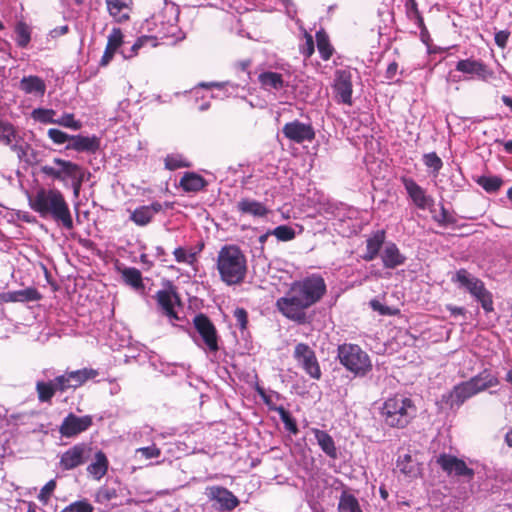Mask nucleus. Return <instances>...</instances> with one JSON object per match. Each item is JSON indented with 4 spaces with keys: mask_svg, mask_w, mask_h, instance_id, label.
<instances>
[{
    "mask_svg": "<svg viewBox=\"0 0 512 512\" xmlns=\"http://www.w3.org/2000/svg\"><path fill=\"white\" fill-rule=\"evenodd\" d=\"M509 36H510V32L507 30L498 31L495 34L496 44L501 48L505 47V45L507 44V41L509 39Z\"/></svg>",
    "mask_w": 512,
    "mask_h": 512,
    "instance_id": "obj_61",
    "label": "nucleus"
},
{
    "mask_svg": "<svg viewBox=\"0 0 512 512\" xmlns=\"http://www.w3.org/2000/svg\"><path fill=\"white\" fill-rule=\"evenodd\" d=\"M41 299L37 289L29 287L23 290L0 293V302H32Z\"/></svg>",
    "mask_w": 512,
    "mask_h": 512,
    "instance_id": "obj_25",
    "label": "nucleus"
},
{
    "mask_svg": "<svg viewBox=\"0 0 512 512\" xmlns=\"http://www.w3.org/2000/svg\"><path fill=\"white\" fill-rule=\"evenodd\" d=\"M234 317L237 321V325L241 330H245L248 324V313L244 308H236L234 311Z\"/></svg>",
    "mask_w": 512,
    "mask_h": 512,
    "instance_id": "obj_56",
    "label": "nucleus"
},
{
    "mask_svg": "<svg viewBox=\"0 0 512 512\" xmlns=\"http://www.w3.org/2000/svg\"><path fill=\"white\" fill-rule=\"evenodd\" d=\"M123 35L119 28H114L108 36L104 54L100 60L101 66H106L113 59L115 52L123 42Z\"/></svg>",
    "mask_w": 512,
    "mask_h": 512,
    "instance_id": "obj_28",
    "label": "nucleus"
},
{
    "mask_svg": "<svg viewBox=\"0 0 512 512\" xmlns=\"http://www.w3.org/2000/svg\"><path fill=\"white\" fill-rule=\"evenodd\" d=\"M92 448L84 443L76 444L65 451L60 458V466L63 470H72L84 463L91 457Z\"/></svg>",
    "mask_w": 512,
    "mask_h": 512,
    "instance_id": "obj_12",
    "label": "nucleus"
},
{
    "mask_svg": "<svg viewBox=\"0 0 512 512\" xmlns=\"http://www.w3.org/2000/svg\"><path fill=\"white\" fill-rule=\"evenodd\" d=\"M108 459L104 452L97 451L94 461L88 465L87 472L95 479L100 480L108 470Z\"/></svg>",
    "mask_w": 512,
    "mask_h": 512,
    "instance_id": "obj_31",
    "label": "nucleus"
},
{
    "mask_svg": "<svg viewBox=\"0 0 512 512\" xmlns=\"http://www.w3.org/2000/svg\"><path fill=\"white\" fill-rule=\"evenodd\" d=\"M109 15L117 23H124L130 19L132 0H105Z\"/></svg>",
    "mask_w": 512,
    "mask_h": 512,
    "instance_id": "obj_21",
    "label": "nucleus"
},
{
    "mask_svg": "<svg viewBox=\"0 0 512 512\" xmlns=\"http://www.w3.org/2000/svg\"><path fill=\"white\" fill-rule=\"evenodd\" d=\"M334 89L342 103L349 105L352 103V81L348 70L336 71Z\"/></svg>",
    "mask_w": 512,
    "mask_h": 512,
    "instance_id": "obj_18",
    "label": "nucleus"
},
{
    "mask_svg": "<svg viewBox=\"0 0 512 512\" xmlns=\"http://www.w3.org/2000/svg\"><path fill=\"white\" fill-rule=\"evenodd\" d=\"M164 15H168L169 19L167 24L162 23V27L159 30V38L164 40H171V43H176L184 39V34L177 25L179 17V9L175 5L167 6L163 10Z\"/></svg>",
    "mask_w": 512,
    "mask_h": 512,
    "instance_id": "obj_13",
    "label": "nucleus"
},
{
    "mask_svg": "<svg viewBox=\"0 0 512 512\" xmlns=\"http://www.w3.org/2000/svg\"><path fill=\"white\" fill-rule=\"evenodd\" d=\"M401 181L409 197L418 208L426 209L433 205L434 200L430 196L426 195L425 190L413 179L403 177Z\"/></svg>",
    "mask_w": 512,
    "mask_h": 512,
    "instance_id": "obj_17",
    "label": "nucleus"
},
{
    "mask_svg": "<svg viewBox=\"0 0 512 512\" xmlns=\"http://www.w3.org/2000/svg\"><path fill=\"white\" fill-rule=\"evenodd\" d=\"M477 183L487 192H495L497 191L503 181L500 177L497 176H481L478 178Z\"/></svg>",
    "mask_w": 512,
    "mask_h": 512,
    "instance_id": "obj_40",
    "label": "nucleus"
},
{
    "mask_svg": "<svg viewBox=\"0 0 512 512\" xmlns=\"http://www.w3.org/2000/svg\"><path fill=\"white\" fill-rule=\"evenodd\" d=\"M68 180L71 181V187L73 188L74 196L78 197L82 183L84 181V171L82 167L79 166V170L74 172V176H70Z\"/></svg>",
    "mask_w": 512,
    "mask_h": 512,
    "instance_id": "obj_50",
    "label": "nucleus"
},
{
    "mask_svg": "<svg viewBox=\"0 0 512 512\" xmlns=\"http://www.w3.org/2000/svg\"><path fill=\"white\" fill-rule=\"evenodd\" d=\"M370 307L374 310L379 312L381 315H391L392 312L389 307L384 306L381 304L378 300L372 299L370 301Z\"/></svg>",
    "mask_w": 512,
    "mask_h": 512,
    "instance_id": "obj_60",
    "label": "nucleus"
},
{
    "mask_svg": "<svg viewBox=\"0 0 512 512\" xmlns=\"http://www.w3.org/2000/svg\"><path fill=\"white\" fill-rule=\"evenodd\" d=\"M161 210L162 204L159 202H153L151 205L140 206L131 213L130 220L138 226H146Z\"/></svg>",
    "mask_w": 512,
    "mask_h": 512,
    "instance_id": "obj_23",
    "label": "nucleus"
},
{
    "mask_svg": "<svg viewBox=\"0 0 512 512\" xmlns=\"http://www.w3.org/2000/svg\"><path fill=\"white\" fill-rule=\"evenodd\" d=\"M173 254L179 263L192 264L196 260L195 253H187L182 247L176 248Z\"/></svg>",
    "mask_w": 512,
    "mask_h": 512,
    "instance_id": "obj_53",
    "label": "nucleus"
},
{
    "mask_svg": "<svg viewBox=\"0 0 512 512\" xmlns=\"http://www.w3.org/2000/svg\"><path fill=\"white\" fill-rule=\"evenodd\" d=\"M94 507L86 500L75 501L64 509L61 512H93Z\"/></svg>",
    "mask_w": 512,
    "mask_h": 512,
    "instance_id": "obj_45",
    "label": "nucleus"
},
{
    "mask_svg": "<svg viewBox=\"0 0 512 512\" xmlns=\"http://www.w3.org/2000/svg\"><path fill=\"white\" fill-rule=\"evenodd\" d=\"M66 149L94 154L100 149V138L95 135H72L71 141L67 144Z\"/></svg>",
    "mask_w": 512,
    "mask_h": 512,
    "instance_id": "obj_20",
    "label": "nucleus"
},
{
    "mask_svg": "<svg viewBox=\"0 0 512 512\" xmlns=\"http://www.w3.org/2000/svg\"><path fill=\"white\" fill-rule=\"evenodd\" d=\"M116 496V491L114 489L101 488L98 493V499L109 501Z\"/></svg>",
    "mask_w": 512,
    "mask_h": 512,
    "instance_id": "obj_62",
    "label": "nucleus"
},
{
    "mask_svg": "<svg viewBox=\"0 0 512 512\" xmlns=\"http://www.w3.org/2000/svg\"><path fill=\"white\" fill-rule=\"evenodd\" d=\"M17 139H20V135L15 126L10 122L0 121V142L11 147Z\"/></svg>",
    "mask_w": 512,
    "mask_h": 512,
    "instance_id": "obj_38",
    "label": "nucleus"
},
{
    "mask_svg": "<svg viewBox=\"0 0 512 512\" xmlns=\"http://www.w3.org/2000/svg\"><path fill=\"white\" fill-rule=\"evenodd\" d=\"M338 512H362V510L358 499L344 490L339 499Z\"/></svg>",
    "mask_w": 512,
    "mask_h": 512,
    "instance_id": "obj_37",
    "label": "nucleus"
},
{
    "mask_svg": "<svg viewBox=\"0 0 512 512\" xmlns=\"http://www.w3.org/2000/svg\"><path fill=\"white\" fill-rule=\"evenodd\" d=\"M337 357L340 363L356 376H365L372 368L368 354L358 345L343 344L338 346Z\"/></svg>",
    "mask_w": 512,
    "mask_h": 512,
    "instance_id": "obj_7",
    "label": "nucleus"
},
{
    "mask_svg": "<svg viewBox=\"0 0 512 512\" xmlns=\"http://www.w3.org/2000/svg\"><path fill=\"white\" fill-rule=\"evenodd\" d=\"M155 298L162 311V313L169 318L171 322L179 320L177 313L174 310V303L180 302L178 293L172 290H159Z\"/></svg>",
    "mask_w": 512,
    "mask_h": 512,
    "instance_id": "obj_19",
    "label": "nucleus"
},
{
    "mask_svg": "<svg viewBox=\"0 0 512 512\" xmlns=\"http://www.w3.org/2000/svg\"><path fill=\"white\" fill-rule=\"evenodd\" d=\"M206 180L194 172H187L180 180V186L186 192H198L206 186Z\"/></svg>",
    "mask_w": 512,
    "mask_h": 512,
    "instance_id": "obj_32",
    "label": "nucleus"
},
{
    "mask_svg": "<svg viewBox=\"0 0 512 512\" xmlns=\"http://www.w3.org/2000/svg\"><path fill=\"white\" fill-rule=\"evenodd\" d=\"M294 358L311 378H321L322 373L315 352L307 344L299 343L295 346Z\"/></svg>",
    "mask_w": 512,
    "mask_h": 512,
    "instance_id": "obj_10",
    "label": "nucleus"
},
{
    "mask_svg": "<svg viewBox=\"0 0 512 512\" xmlns=\"http://www.w3.org/2000/svg\"><path fill=\"white\" fill-rule=\"evenodd\" d=\"M380 414L389 427L404 428L414 418L416 407L410 398L395 395L383 403Z\"/></svg>",
    "mask_w": 512,
    "mask_h": 512,
    "instance_id": "obj_6",
    "label": "nucleus"
},
{
    "mask_svg": "<svg viewBox=\"0 0 512 512\" xmlns=\"http://www.w3.org/2000/svg\"><path fill=\"white\" fill-rule=\"evenodd\" d=\"M216 267L226 285H238L246 277L247 259L238 246L225 245L218 252Z\"/></svg>",
    "mask_w": 512,
    "mask_h": 512,
    "instance_id": "obj_3",
    "label": "nucleus"
},
{
    "mask_svg": "<svg viewBox=\"0 0 512 512\" xmlns=\"http://www.w3.org/2000/svg\"><path fill=\"white\" fill-rule=\"evenodd\" d=\"M78 170V164L61 158H54L52 164H45L40 167V172L43 175L63 183H65L70 176H74V172Z\"/></svg>",
    "mask_w": 512,
    "mask_h": 512,
    "instance_id": "obj_8",
    "label": "nucleus"
},
{
    "mask_svg": "<svg viewBox=\"0 0 512 512\" xmlns=\"http://www.w3.org/2000/svg\"><path fill=\"white\" fill-rule=\"evenodd\" d=\"M456 70L477 76L481 80H488L492 76V71H490L487 66L478 60L473 59H464L457 62Z\"/></svg>",
    "mask_w": 512,
    "mask_h": 512,
    "instance_id": "obj_22",
    "label": "nucleus"
},
{
    "mask_svg": "<svg viewBox=\"0 0 512 512\" xmlns=\"http://www.w3.org/2000/svg\"><path fill=\"white\" fill-rule=\"evenodd\" d=\"M92 425V417L90 415L76 416L69 413L59 427V432L63 437H74L86 431Z\"/></svg>",
    "mask_w": 512,
    "mask_h": 512,
    "instance_id": "obj_15",
    "label": "nucleus"
},
{
    "mask_svg": "<svg viewBox=\"0 0 512 512\" xmlns=\"http://www.w3.org/2000/svg\"><path fill=\"white\" fill-rule=\"evenodd\" d=\"M54 124L72 128L74 130H78L82 126L80 121L74 119L73 114H64L61 118L54 119Z\"/></svg>",
    "mask_w": 512,
    "mask_h": 512,
    "instance_id": "obj_49",
    "label": "nucleus"
},
{
    "mask_svg": "<svg viewBox=\"0 0 512 512\" xmlns=\"http://www.w3.org/2000/svg\"><path fill=\"white\" fill-rule=\"evenodd\" d=\"M271 233L280 241H290L295 238V230L287 225H280L271 230Z\"/></svg>",
    "mask_w": 512,
    "mask_h": 512,
    "instance_id": "obj_43",
    "label": "nucleus"
},
{
    "mask_svg": "<svg viewBox=\"0 0 512 512\" xmlns=\"http://www.w3.org/2000/svg\"><path fill=\"white\" fill-rule=\"evenodd\" d=\"M497 380L487 372L471 378L469 381L456 385L450 392L441 396L440 403L450 409L459 408L465 400L493 386Z\"/></svg>",
    "mask_w": 512,
    "mask_h": 512,
    "instance_id": "obj_5",
    "label": "nucleus"
},
{
    "mask_svg": "<svg viewBox=\"0 0 512 512\" xmlns=\"http://www.w3.org/2000/svg\"><path fill=\"white\" fill-rule=\"evenodd\" d=\"M258 80L265 90H280L285 86L282 74L277 72H263L258 76Z\"/></svg>",
    "mask_w": 512,
    "mask_h": 512,
    "instance_id": "obj_33",
    "label": "nucleus"
},
{
    "mask_svg": "<svg viewBox=\"0 0 512 512\" xmlns=\"http://www.w3.org/2000/svg\"><path fill=\"white\" fill-rule=\"evenodd\" d=\"M137 453H140L146 459L157 458L160 456L161 451L156 446H148L137 449Z\"/></svg>",
    "mask_w": 512,
    "mask_h": 512,
    "instance_id": "obj_58",
    "label": "nucleus"
},
{
    "mask_svg": "<svg viewBox=\"0 0 512 512\" xmlns=\"http://www.w3.org/2000/svg\"><path fill=\"white\" fill-rule=\"evenodd\" d=\"M383 266L387 269H395L405 263L406 257L400 252L397 245L393 242L385 244L381 253Z\"/></svg>",
    "mask_w": 512,
    "mask_h": 512,
    "instance_id": "obj_24",
    "label": "nucleus"
},
{
    "mask_svg": "<svg viewBox=\"0 0 512 512\" xmlns=\"http://www.w3.org/2000/svg\"><path fill=\"white\" fill-rule=\"evenodd\" d=\"M477 300L481 303L483 309L487 312L492 311V299L490 293L486 290L481 296L477 298Z\"/></svg>",
    "mask_w": 512,
    "mask_h": 512,
    "instance_id": "obj_59",
    "label": "nucleus"
},
{
    "mask_svg": "<svg viewBox=\"0 0 512 512\" xmlns=\"http://www.w3.org/2000/svg\"><path fill=\"white\" fill-rule=\"evenodd\" d=\"M456 279L460 285L465 287L476 299L486 291L483 282L464 269L456 273Z\"/></svg>",
    "mask_w": 512,
    "mask_h": 512,
    "instance_id": "obj_26",
    "label": "nucleus"
},
{
    "mask_svg": "<svg viewBox=\"0 0 512 512\" xmlns=\"http://www.w3.org/2000/svg\"><path fill=\"white\" fill-rule=\"evenodd\" d=\"M316 42L321 58L325 61L329 60L334 53V48L330 44L329 36L324 29L316 32Z\"/></svg>",
    "mask_w": 512,
    "mask_h": 512,
    "instance_id": "obj_36",
    "label": "nucleus"
},
{
    "mask_svg": "<svg viewBox=\"0 0 512 512\" xmlns=\"http://www.w3.org/2000/svg\"><path fill=\"white\" fill-rule=\"evenodd\" d=\"M423 161L424 164L428 168H431L436 174L441 170L443 166L441 158L435 152L424 154Z\"/></svg>",
    "mask_w": 512,
    "mask_h": 512,
    "instance_id": "obj_47",
    "label": "nucleus"
},
{
    "mask_svg": "<svg viewBox=\"0 0 512 512\" xmlns=\"http://www.w3.org/2000/svg\"><path fill=\"white\" fill-rule=\"evenodd\" d=\"M314 41L313 37L310 34H305V43L300 47L301 53L306 57L309 58L314 53Z\"/></svg>",
    "mask_w": 512,
    "mask_h": 512,
    "instance_id": "obj_57",
    "label": "nucleus"
},
{
    "mask_svg": "<svg viewBox=\"0 0 512 512\" xmlns=\"http://www.w3.org/2000/svg\"><path fill=\"white\" fill-rule=\"evenodd\" d=\"M47 134L55 144L70 143L72 136L56 128L49 129Z\"/></svg>",
    "mask_w": 512,
    "mask_h": 512,
    "instance_id": "obj_51",
    "label": "nucleus"
},
{
    "mask_svg": "<svg viewBox=\"0 0 512 512\" xmlns=\"http://www.w3.org/2000/svg\"><path fill=\"white\" fill-rule=\"evenodd\" d=\"M152 41V38L148 36H142L136 40V42L132 45L131 51L133 54H136L137 51L146 43Z\"/></svg>",
    "mask_w": 512,
    "mask_h": 512,
    "instance_id": "obj_63",
    "label": "nucleus"
},
{
    "mask_svg": "<svg viewBox=\"0 0 512 512\" xmlns=\"http://www.w3.org/2000/svg\"><path fill=\"white\" fill-rule=\"evenodd\" d=\"M16 35H17L16 41H17L18 46L24 48L30 42V31L26 24L19 23L16 26Z\"/></svg>",
    "mask_w": 512,
    "mask_h": 512,
    "instance_id": "obj_46",
    "label": "nucleus"
},
{
    "mask_svg": "<svg viewBox=\"0 0 512 512\" xmlns=\"http://www.w3.org/2000/svg\"><path fill=\"white\" fill-rule=\"evenodd\" d=\"M282 132L286 138L295 143L310 142L315 138V131L312 125L300 122L299 120L286 123L282 128Z\"/></svg>",
    "mask_w": 512,
    "mask_h": 512,
    "instance_id": "obj_14",
    "label": "nucleus"
},
{
    "mask_svg": "<svg viewBox=\"0 0 512 512\" xmlns=\"http://www.w3.org/2000/svg\"><path fill=\"white\" fill-rule=\"evenodd\" d=\"M406 14L407 17L414 21L416 25H423V17L421 16L416 0H407L406 2Z\"/></svg>",
    "mask_w": 512,
    "mask_h": 512,
    "instance_id": "obj_44",
    "label": "nucleus"
},
{
    "mask_svg": "<svg viewBox=\"0 0 512 512\" xmlns=\"http://www.w3.org/2000/svg\"><path fill=\"white\" fill-rule=\"evenodd\" d=\"M384 241L385 232L383 230L376 231L370 238L367 239L366 248L379 254Z\"/></svg>",
    "mask_w": 512,
    "mask_h": 512,
    "instance_id": "obj_42",
    "label": "nucleus"
},
{
    "mask_svg": "<svg viewBox=\"0 0 512 512\" xmlns=\"http://www.w3.org/2000/svg\"><path fill=\"white\" fill-rule=\"evenodd\" d=\"M206 496L215 501L221 510H233L238 506V498L228 489L221 486H210L206 488Z\"/></svg>",
    "mask_w": 512,
    "mask_h": 512,
    "instance_id": "obj_16",
    "label": "nucleus"
},
{
    "mask_svg": "<svg viewBox=\"0 0 512 512\" xmlns=\"http://www.w3.org/2000/svg\"><path fill=\"white\" fill-rule=\"evenodd\" d=\"M97 375V370L83 368L57 376L54 380L49 382L38 381L36 383L38 399L40 402H50L56 391L64 392L70 388H78L87 380L93 379Z\"/></svg>",
    "mask_w": 512,
    "mask_h": 512,
    "instance_id": "obj_4",
    "label": "nucleus"
},
{
    "mask_svg": "<svg viewBox=\"0 0 512 512\" xmlns=\"http://www.w3.org/2000/svg\"><path fill=\"white\" fill-rule=\"evenodd\" d=\"M434 220L441 226L452 225L456 222L455 218L449 214V212L442 205L440 213L433 216Z\"/></svg>",
    "mask_w": 512,
    "mask_h": 512,
    "instance_id": "obj_54",
    "label": "nucleus"
},
{
    "mask_svg": "<svg viewBox=\"0 0 512 512\" xmlns=\"http://www.w3.org/2000/svg\"><path fill=\"white\" fill-rule=\"evenodd\" d=\"M236 208L241 214L251 215L253 217H265L269 212L268 208L263 203L250 198H242L237 202Z\"/></svg>",
    "mask_w": 512,
    "mask_h": 512,
    "instance_id": "obj_27",
    "label": "nucleus"
},
{
    "mask_svg": "<svg viewBox=\"0 0 512 512\" xmlns=\"http://www.w3.org/2000/svg\"><path fill=\"white\" fill-rule=\"evenodd\" d=\"M56 488V481L54 479L48 481L40 490V493L38 494V499L43 504H47L52 493L54 492Z\"/></svg>",
    "mask_w": 512,
    "mask_h": 512,
    "instance_id": "obj_52",
    "label": "nucleus"
},
{
    "mask_svg": "<svg viewBox=\"0 0 512 512\" xmlns=\"http://www.w3.org/2000/svg\"><path fill=\"white\" fill-rule=\"evenodd\" d=\"M19 88L26 94H37L43 96L46 91V84L38 76H25L20 80Z\"/></svg>",
    "mask_w": 512,
    "mask_h": 512,
    "instance_id": "obj_30",
    "label": "nucleus"
},
{
    "mask_svg": "<svg viewBox=\"0 0 512 512\" xmlns=\"http://www.w3.org/2000/svg\"><path fill=\"white\" fill-rule=\"evenodd\" d=\"M55 111L52 109L37 108L33 110L32 117L41 123H53Z\"/></svg>",
    "mask_w": 512,
    "mask_h": 512,
    "instance_id": "obj_48",
    "label": "nucleus"
},
{
    "mask_svg": "<svg viewBox=\"0 0 512 512\" xmlns=\"http://www.w3.org/2000/svg\"><path fill=\"white\" fill-rule=\"evenodd\" d=\"M325 293L326 284L323 277L312 274L293 282L285 296L276 301V307L286 318L298 324H305L306 309L319 302Z\"/></svg>",
    "mask_w": 512,
    "mask_h": 512,
    "instance_id": "obj_1",
    "label": "nucleus"
},
{
    "mask_svg": "<svg viewBox=\"0 0 512 512\" xmlns=\"http://www.w3.org/2000/svg\"><path fill=\"white\" fill-rule=\"evenodd\" d=\"M124 282L135 290H143L144 284L140 270L134 267H126L121 270Z\"/></svg>",
    "mask_w": 512,
    "mask_h": 512,
    "instance_id": "obj_35",
    "label": "nucleus"
},
{
    "mask_svg": "<svg viewBox=\"0 0 512 512\" xmlns=\"http://www.w3.org/2000/svg\"><path fill=\"white\" fill-rule=\"evenodd\" d=\"M30 207L41 217H52L66 229H73V219L63 194L57 189L40 188L29 197Z\"/></svg>",
    "mask_w": 512,
    "mask_h": 512,
    "instance_id": "obj_2",
    "label": "nucleus"
},
{
    "mask_svg": "<svg viewBox=\"0 0 512 512\" xmlns=\"http://www.w3.org/2000/svg\"><path fill=\"white\" fill-rule=\"evenodd\" d=\"M193 324L206 348L211 352L219 350L218 334L215 325L203 313L197 314Z\"/></svg>",
    "mask_w": 512,
    "mask_h": 512,
    "instance_id": "obj_9",
    "label": "nucleus"
},
{
    "mask_svg": "<svg viewBox=\"0 0 512 512\" xmlns=\"http://www.w3.org/2000/svg\"><path fill=\"white\" fill-rule=\"evenodd\" d=\"M397 468L401 473L408 477H416L419 473L418 463L412 459L411 455L400 456L397 461Z\"/></svg>",
    "mask_w": 512,
    "mask_h": 512,
    "instance_id": "obj_39",
    "label": "nucleus"
},
{
    "mask_svg": "<svg viewBox=\"0 0 512 512\" xmlns=\"http://www.w3.org/2000/svg\"><path fill=\"white\" fill-rule=\"evenodd\" d=\"M436 463L448 476L464 477L468 481L474 477V470L456 456L446 453L440 454L436 459Z\"/></svg>",
    "mask_w": 512,
    "mask_h": 512,
    "instance_id": "obj_11",
    "label": "nucleus"
},
{
    "mask_svg": "<svg viewBox=\"0 0 512 512\" xmlns=\"http://www.w3.org/2000/svg\"><path fill=\"white\" fill-rule=\"evenodd\" d=\"M312 432L315 436L317 444L321 450L330 458L336 459L338 457L337 448L333 438L324 430L313 428Z\"/></svg>",
    "mask_w": 512,
    "mask_h": 512,
    "instance_id": "obj_29",
    "label": "nucleus"
},
{
    "mask_svg": "<svg viewBox=\"0 0 512 512\" xmlns=\"http://www.w3.org/2000/svg\"><path fill=\"white\" fill-rule=\"evenodd\" d=\"M10 149L16 153L20 161H24L31 164L34 160H36L35 150L31 147L29 143L23 142L21 137L20 139H17V141L13 143Z\"/></svg>",
    "mask_w": 512,
    "mask_h": 512,
    "instance_id": "obj_34",
    "label": "nucleus"
},
{
    "mask_svg": "<svg viewBox=\"0 0 512 512\" xmlns=\"http://www.w3.org/2000/svg\"><path fill=\"white\" fill-rule=\"evenodd\" d=\"M189 165L185 163L180 157L168 155L165 158V167L169 170H176L181 167H188Z\"/></svg>",
    "mask_w": 512,
    "mask_h": 512,
    "instance_id": "obj_55",
    "label": "nucleus"
},
{
    "mask_svg": "<svg viewBox=\"0 0 512 512\" xmlns=\"http://www.w3.org/2000/svg\"><path fill=\"white\" fill-rule=\"evenodd\" d=\"M274 410L279 414L280 419L285 425V428L292 434L296 435L298 433L297 424L296 421L291 417L290 413L283 406L276 407Z\"/></svg>",
    "mask_w": 512,
    "mask_h": 512,
    "instance_id": "obj_41",
    "label": "nucleus"
},
{
    "mask_svg": "<svg viewBox=\"0 0 512 512\" xmlns=\"http://www.w3.org/2000/svg\"><path fill=\"white\" fill-rule=\"evenodd\" d=\"M398 65L396 62H392L388 65L386 70V78L392 79L397 73Z\"/></svg>",
    "mask_w": 512,
    "mask_h": 512,
    "instance_id": "obj_64",
    "label": "nucleus"
}]
</instances>
